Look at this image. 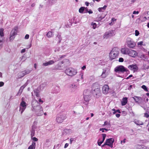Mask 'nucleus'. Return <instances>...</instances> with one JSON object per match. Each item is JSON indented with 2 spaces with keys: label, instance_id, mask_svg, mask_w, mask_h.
Instances as JSON below:
<instances>
[{
  "label": "nucleus",
  "instance_id": "nucleus-40",
  "mask_svg": "<svg viewBox=\"0 0 149 149\" xmlns=\"http://www.w3.org/2000/svg\"><path fill=\"white\" fill-rule=\"evenodd\" d=\"M91 25L93 26V29H95L96 27L97 24L95 23L92 22L91 23Z\"/></svg>",
  "mask_w": 149,
  "mask_h": 149
},
{
  "label": "nucleus",
  "instance_id": "nucleus-48",
  "mask_svg": "<svg viewBox=\"0 0 149 149\" xmlns=\"http://www.w3.org/2000/svg\"><path fill=\"white\" fill-rule=\"evenodd\" d=\"M31 139L34 141H38V139L35 137H32Z\"/></svg>",
  "mask_w": 149,
  "mask_h": 149
},
{
  "label": "nucleus",
  "instance_id": "nucleus-57",
  "mask_svg": "<svg viewBox=\"0 0 149 149\" xmlns=\"http://www.w3.org/2000/svg\"><path fill=\"white\" fill-rule=\"evenodd\" d=\"M25 51H26V49H23L21 51V53H24L25 52Z\"/></svg>",
  "mask_w": 149,
  "mask_h": 149
},
{
  "label": "nucleus",
  "instance_id": "nucleus-56",
  "mask_svg": "<svg viewBox=\"0 0 149 149\" xmlns=\"http://www.w3.org/2000/svg\"><path fill=\"white\" fill-rule=\"evenodd\" d=\"M108 124V122L107 121H105L104 122V124L102 125V126H104L107 125Z\"/></svg>",
  "mask_w": 149,
  "mask_h": 149
},
{
  "label": "nucleus",
  "instance_id": "nucleus-61",
  "mask_svg": "<svg viewBox=\"0 0 149 149\" xmlns=\"http://www.w3.org/2000/svg\"><path fill=\"white\" fill-rule=\"evenodd\" d=\"M21 58L20 61H22L23 59H25V57L24 56H22L21 58Z\"/></svg>",
  "mask_w": 149,
  "mask_h": 149
},
{
  "label": "nucleus",
  "instance_id": "nucleus-52",
  "mask_svg": "<svg viewBox=\"0 0 149 149\" xmlns=\"http://www.w3.org/2000/svg\"><path fill=\"white\" fill-rule=\"evenodd\" d=\"M60 51V48L59 47H57L56 48L54 52H58L59 51Z\"/></svg>",
  "mask_w": 149,
  "mask_h": 149
},
{
  "label": "nucleus",
  "instance_id": "nucleus-24",
  "mask_svg": "<svg viewBox=\"0 0 149 149\" xmlns=\"http://www.w3.org/2000/svg\"><path fill=\"white\" fill-rule=\"evenodd\" d=\"M36 129V127L34 126H32V130L31 131V137L33 136L35 134V130Z\"/></svg>",
  "mask_w": 149,
  "mask_h": 149
},
{
  "label": "nucleus",
  "instance_id": "nucleus-11",
  "mask_svg": "<svg viewBox=\"0 0 149 149\" xmlns=\"http://www.w3.org/2000/svg\"><path fill=\"white\" fill-rule=\"evenodd\" d=\"M109 90V87L108 85L105 84L102 87V93L105 94L108 93Z\"/></svg>",
  "mask_w": 149,
  "mask_h": 149
},
{
  "label": "nucleus",
  "instance_id": "nucleus-64",
  "mask_svg": "<svg viewBox=\"0 0 149 149\" xmlns=\"http://www.w3.org/2000/svg\"><path fill=\"white\" fill-rule=\"evenodd\" d=\"M116 116L117 118H119L120 116V114H116Z\"/></svg>",
  "mask_w": 149,
  "mask_h": 149
},
{
  "label": "nucleus",
  "instance_id": "nucleus-62",
  "mask_svg": "<svg viewBox=\"0 0 149 149\" xmlns=\"http://www.w3.org/2000/svg\"><path fill=\"white\" fill-rule=\"evenodd\" d=\"M65 56L64 55L59 56L60 57V59L64 58Z\"/></svg>",
  "mask_w": 149,
  "mask_h": 149
},
{
  "label": "nucleus",
  "instance_id": "nucleus-21",
  "mask_svg": "<svg viewBox=\"0 0 149 149\" xmlns=\"http://www.w3.org/2000/svg\"><path fill=\"white\" fill-rule=\"evenodd\" d=\"M127 98L126 97L123 98L121 101V105L122 106H125L127 103Z\"/></svg>",
  "mask_w": 149,
  "mask_h": 149
},
{
  "label": "nucleus",
  "instance_id": "nucleus-6",
  "mask_svg": "<svg viewBox=\"0 0 149 149\" xmlns=\"http://www.w3.org/2000/svg\"><path fill=\"white\" fill-rule=\"evenodd\" d=\"M92 90L94 95H97L100 93V90L99 88V86L96 84H94L92 87Z\"/></svg>",
  "mask_w": 149,
  "mask_h": 149
},
{
  "label": "nucleus",
  "instance_id": "nucleus-19",
  "mask_svg": "<svg viewBox=\"0 0 149 149\" xmlns=\"http://www.w3.org/2000/svg\"><path fill=\"white\" fill-rule=\"evenodd\" d=\"M133 98L136 102L137 103H139V102L142 100L141 97L137 96H134Z\"/></svg>",
  "mask_w": 149,
  "mask_h": 149
},
{
  "label": "nucleus",
  "instance_id": "nucleus-25",
  "mask_svg": "<svg viewBox=\"0 0 149 149\" xmlns=\"http://www.w3.org/2000/svg\"><path fill=\"white\" fill-rule=\"evenodd\" d=\"M83 74L82 73H80L78 77L79 79H77V81H83Z\"/></svg>",
  "mask_w": 149,
  "mask_h": 149
},
{
  "label": "nucleus",
  "instance_id": "nucleus-26",
  "mask_svg": "<svg viewBox=\"0 0 149 149\" xmlns=\"http://www.w3.org/2000/svg\"><path fill=\"white\" fill-rule=\"evenodd\" d=\"M134 123L137 125H143V123L140 121L138 120H135L134 121Z\"/></svg>",
  "mask_w": 149,
  "mask_h": 149
},
{
  "label": "nucleus",
  "instance_id": "nucleus-27",
  "mask_svg": "<svg viewBox=\"0 0 149 149\" xmlns=\"http://www.w3.org/2000/svg\"><path fill=\"white\" fill-rule=\"evenodd\" d=\"M34 93L35 95L37 97H39V93L40 91L39 90L38 88H37L36 89H35L34 91Z\"/></svg>",
  "mask_w": 149,
  "mask_h": 149
},
{
  "label": "nucleus",
  "instance_id": "nucleus-54",
  "mask_svg": "<svg viewBox=\"0 0 149 149\" xmlns=\"http://www.w3.org/2000/svg\"><path fill=\"white\" fill-rule=\"evenodd\" d=\"M29 38V35L28 34H26L25 36V38L26 39H28Z\"/></svg>",
  "mask_w": 149,
  "mask_h": 149
},
{
  "label": "nucleus",
  "instance_id": "nucleus-17",
  "mask_svg": "<svg viewBox=\"0 0 149 149\" xmlns=\"http://www.w3.org/2000/svg\"><path fill=\"white\" fill-rule=\"evenodd\" d=\"M102 135L103 137L102 141L100 142H99L98 141H97V144L99 146H101V144L103 142L106 136V134H102Z\"/></svg>",
  "mask_w": 149,
  "mask_h": 149
},
{
  "label": "nucleus",
  "instance_id": "nucleus-3",
  "mask_svg": "<svg viewBox=\"0 0 149 149\" xmlns=\"http://www.w3.org/2000/svg\"><path fill=\"white\" fill-rule=\"evenodd\" d=\"M65 72L67 75L72 77L77 74V71L73 68H69L66 69Z\"/></svg>",
  "mask_w": 149,
  "mask_h": 149
},
{
  "label": "nucleus",
  "instance_id": "nucleus-35",
  "mask_svg": "<svg viewBox=\"0 0 149 149\" xmlns=\"http://www.w3.org/2000/svg\"><path fill=\"white\" fill-rule=\"evenodd\" d=\"M103 18L101 16H98L96 19V21L97 22L100 21Z\"/></svg>",
  "mask_w": 149,
  "mask_h": 149
},
{
  "label": "nucleus",
  "instance_id": "nucleus-7",
  "mask_svg": "<svg viewBox=\"0 0 149 149\" xmlns=\"http://www.w3.org/2000/svg\"><path fill=\"white\" fill-rule=\"evenodd\" d=\"M115 71L117 72L124 73L125 72L127 71V69L125 68L123 65L118 66L116 67L115 68Z\"/></svg>",
  "mask_w": 149,
  "mask_h": 149
},
{
  "label": "nucleus",
  "instance_id": "nucleus-45",
  "mask_svg": "<svg viewBox=\"0 0 149 149\" xmlns=\"http://www.w3.org/2000/svg\"><path fill=\"white\" fill-rule=\"evenodd\" d=\"M26 84H24L20 87V88L23 90L26 87Z\"/></svg>",
  "mask_w": 149,
  "mask_h": 149
},
{
  "label": "nucleus",
  "instance_id": "nucleus-36",
  "mask_svg": "<svg viewBox=\"0 0 149 149\" xmlns=\"http://www.w3.org/2000/svg\"><path fill=\"white\" fill-rule=\"evenodd\" d=\"M64 131L67 133H70L72 132V130L71 129H65Z\"/></svg>",
  "mask_w": 149,
  "mask_h": 149
},
{
  "label": "nucleus",
  "instance_id": "nucleus-33",
  "mask_svg": "<svg viewBox=\"0 0 149 149\" xmlns=\"http://www.w3.org/2000/svg\"><path fill=\"white\" fill-rule=\"evenodd\" d=\"M4 29L3 28L0 29V36L1 37L4 36L3 31Z\"/></svg>",
  "mask_w": 149,
  "mask_h": 149
},
{
  "label": "nucleus",
  "instance_id": "nucleus-13",
  "mask_svg": "<svg viewBox=\"0 0 149 149\" xmlns=\"http://www.w3.org/2000/svg\"><path fill=\"white\" fill-rule=\"evenodd\" d=\"M128 54L133 57H135L137 56V53L135 51L129 49Z\"/></svg>",
  "mask_w": 149,
  "mask_h": 149
},
{
  "label": "nucleus",
  "instance_id": "nucleus-30",
  "mask_svg": "<svg viewBox=\"0 0 149 149\" xmlns=\"http://www.w3.org/2000/svg\"><path fill=\"white\" fill-rule=\"evenodd\" d=\"M26 103L24 101H22L20 103V106L22 107H26Z\"/></svg>",
  "mask_w": 149,
  "mask_h": 149
},
{
  "label": "nucleus",
  "instance_id": "nucleus-29",
  "mask_svg": "<svg viewBox=\"0 0 149 149\" xmlns=\"http://www.w3.org/2000/svg\"><path fill=\"white\" fill-rule=\"evenodd\" d=\"M52 33L51 31L48 32L47 34H46V36L49 38L52 37Z\"/></svg>",
  "mask_w": 149,
  "mask_h": 149
},
{
  "label": "nucleus",
  "instance_id": "nucleus-15",
  "mask_svg": "<svg viewBox=\"0 0 149 149\" xmlns=\"http://www.w3.org/2000/svg\"><path fill=\"white\" fill-rule=\"evenodd\" d=\"M129 49L127 48H122L121 50V53L124 54H128Z\"/></svg>",
  "mask_w": 149,
  "mask_h": 149
},
{
  "label": "nucleus",
  "instance_id": "nucleus-18",
  "mask_svg": "<svg viewBox=\"0 0 149 149\" xmlns=\"http://www.w3.org/2000/svg\"><path fill=\"white\" fill-rule=\"evenodd\" d=\"M135 149H149L143 145H138L135 147Z\"/></svg>",
  "mask_w": 149,
  "mask_h": 149
},
{
  "label": "nucleus",
  "instance_id": "nucleus-34",
  "mask_svg": "<svg viewBox=\"0 0 149 149\" xmlns=\"http://www.w3.org/2000/svg\"><path fill=\"white\" fill-rule=\"evenodd\" d=\"M26 107H22L19 106V111H21V113L22 114L23 112H24Z\"/></svg>",
  "mask_w": 149,
  "mask_h": 149
},
{
  "label": "nucleus",
  "instance_id": "nucleus-38",
  "mask_svg": "<svg viewBox=\"0 0 149 149\" xmlns=\"http://www.w3.org/2000/svg\"><path fill=\"white\" fill-rule=\"evenodd\" d=\"M142 88L145 91L148 92V91L147 89V87L145 85H143L141 86Z\"/></svg>",
  "mask_w": 149,
  "mask_h": 149
},
{
  "label": "nucleus",
  "instance_id": "nucleus-42",
  "mask_svg": "<svg viewBox=\"0 0 149 149\" xmlns=\"http://www.w3.org/2000/svg\"><path fill=\"white\" fill-rule=\"evenodd\" d=\"M107 5H105L103 7L99 8V10L102 9L104 10L106 9V8L107 7Z\"/></svg>",
  "mask_w": 149,
  "mask_h": 149
},
{
  "label": "nucleus",
  "instance_id": "nucleus-20",
  "mask_svg": "<svg viewBox=\"0 0 149 149\" xmlns=\"http://www.w3.org/2000/svg\"><path fill=\"white\" fill-rule=\"evenodd\" d=\"M70 88L72 91H74L77 88V86L74 84H72L70 85Z\"/></svg>",
  "mask_w": 149,
  "mask_h": 149
},
{
  "label": "nucleus",
  "instance_id": "nucleus-46",
  "mask_svg": "<svg viewBox=\"0 0 149 149\" xmlns=\"http://www.w3.org/2000/svg\"><path fill=\"white\" fill-rule=\"evenodd\" d=\"M144 116L145 117L148 118L149 117V115L148 113H146L144 114Z\"/></svg>",
  "mask_w": 149,
  "mask_h": 149
},
{
  "label": "nucleus",
  "instance_id": "nucleus-23",
  "mask_svg": "<svg viewBox=\"0 0 149 149\" xmlns=\"http://www.w3.org/2000/svg\"><path fill=\"white\" fill-rule=\"evenodd\" d=\"M36 147V143L33 142L31 145L28 147V149H35Z\"/></svg>",
  "mask_w": 149,
  "mask_h": 149
},
{
  "label": "nucleus",
  "instance_id": "nucleus-14",
  "mask_svg": "<svg viewBox=\"0 0 149 149\" xmlns=\"http://www.w3.org/2000/svg\"><path fill=\"white\" fill-rule=\"evenodd\" d=\"M31 71V70H27L25 71H22L20 72L19 73V76H21V77H22L25 75L30 73Z\"/></svg>",
  "mask_w": 149,
  "mask_h": 149
},
{
  "label": "nucleus",
  "instance_id": "nucleus-55",
  "mask_svg": "<svg viewBox=\"0 0 149 149\" xmlns=\"http://www.w3.org/2000/svg\"><path fill=\"white\" fill-rule=\"evenodd\" d=\"M4 84V83L3 82L1 81L0 82V87H1L3 86Z\"/></svg>",
  "mask_w": 149,
  "mask_h": 149
},
{
  "label": "nucleus",
  "instance_id": "nucleus-10",
  "mask_svg": "<svg viewBox=\"0 0 149 149\" xmlns=\"http://www.w3.org/2000/svg\"><path fill=\"white\" fill-rule=\"evenodd\" d=\"M114 139L113 138H110L107 139L106 140V142L107 146H110L111 148L113 147V144L114 142Z\"/></svg>",
  "mask_w": 149,
  "mask_h": 149
},
{
  "label": "nucleus",
  "instance_id": "nucleus-2",
  "mask_svg": "<svg viewBox=\"0 0 149 149\" xmlns=\"http://www.w3.org/2000/svg\"><path fill=\"white\" fill-rule=\"evenodd\" d=\"M119 54V49L117 47H114L112 49L109 54L110 59L112 60L116 58L118 56Z\"/></svg>",
  "mask_w": 149,
  "mask_h": 149
},
{
  "label": "nucleus",
  "instance_id": "nucleus-37",
  "mask_svg": "<svg viewBox=\"0 0 149 149\" xmlns=\"http://www.w3.org/2000/svg\"><path fill=\"white\" fill-rule=\"evenodd\" d=\"M106 70H104L103 71L102 74L101 75V76L102 78H104L106 76V74H105Z\"/></svg>",
  "mask_w": 149,
  "mask_h": 149
},
{
  "label": "nucleus",
  "instance_id": "nucleus-63",
  "mask_svg": "<svg viewBox=\"0 0 149 149\" xmlns=\"http://www.w3.org/2000/svg\"><path fill=\"white\" fill-rule=\"evenodd\" d=\"M86 68V65H84L82 68L81 69L82 70H84Z\"/></svg>",
  "mask_w": 149,
  "mask_h": 149
},
{
  "label": "nucleus",
  "instance_id": "nucleus-59",
  "mask_svg": "<svg viewBox=\"0 0 149 149\" xmlns=\"http://www.w3.org/2000/svg\"><path fill=\"white\" fill-rule=\"evenodd\" d=\"M69 145L68 143H66L65 144V146H64V148H67Z\"/></svg>",
  "mask_w": 149,
  "mask_h": 149
},
{
  "label": "nucleus",
  "instance_id": "nucleus-28",
  "mask_svg": "<svg viewBox=\"0 0 149 149\" xmlns=\"http://www.w3.org/2000/svg\"><path fill=\"white\" fill-rule=\"evenodd\" d=\"M56 40L58 41V42L59 43H60L61 40V35H58L56 37Z\"/></svg>",
  "mask_w": 149,
  "mask_h": 149
},
{
  "label": "nucleus",
  "instance_id": "nucleus-47",
  "mask_svg": "<svg viewBox=\"0 0 149 149\" xmlns=\"http://www.w3.org/2000/svg\"><path fill=\"white\" fill-rule=\"evenodd\" d=\"M88 13L89 14H92L93 13V12L91 10H89L88 11H87L86 12H85L84 13Z\"/></svg>",
  "mask_w": 149,
  "mask_h": 149
},
{
  "label": "nucleus",
  "instance_id": "nucleus-43",
  "mask_svg": "<svg viewBox=\"0 0 149 149\" xmlns=\"http://www.w3.org/2000/svg\"><path fill=\"white\" fill-rule=\"evenodd\" d=\"M61 65H59L58 66V64H57V65H56V68L57 69L60 70L61 69Z\"/></svg>",
  "mask_w": 149,
  "mask_h": 149
},
{
  "label": "nucleus",
  "instance_id": "nucleus-32",
  "mask_svg": "<svg viewBox=\"0 0 149 149\" xmlns=\"http://www.w3.org/2000/svg\"><path fill=\"white\" fill-rule=\"evenodd\" d=\"M85 9V7H81L79 9V12L80 13H83Z\"/></svg>",
  "mask_w": 149,
  "mask_h": 149
},
{
  "label": "nucleus",
  "instance_id": "nucleus-49",
  "mask_svg": "<svg viewBox=\"0 0 149 149\" xmlns=\"http://www.w3.org/2000/svg\"><path fill=\"white\" fill-rule=\"evenodd\" d=\"M143 41H140L139 42H138L137 43V45L138 46H141L143 45Z\"/></svg>",
  "mask_w": 149,
  "mask_h": 149
},
{
  "label": "nucleus",
  "instance_id": "nucleus-53",
  "mask_svg": "<svg viewBox=\"0 0 149 149\" xmlns=\"http://www.w3.org/2000/svg\"><path fill=\"white\" fill-rule=\"evenodd\" d=\"M122 114L123 116H125L127 114V113L125 111H123L122 112Z\"/></svg>",
  "mask_w": 149,
  "mask_h": 149
},
{
  "label": "nucleus",
  "instance_id": "nucleus-41",
  "mask_svg": "<svg viewBox=\"0 0 149 149\" xmlns=\"http://www.w3.org/2000/svg\"><path fill=\"white\" fill-rule=\"evenodd\" d=\"M22 91H23V90H22V89L20 88L19 89V91H18V93L17 94V96H19V95H21V94L22 93Z\"/></svg>",
  "mask_w": 149,
  "mask_h": 149
},
{
  "label": "nucleus",
  "instance_id": "nucleus-39",
  "mask_svg": "<svg viewBox=\"0 0 149 149\" xmlns=\"http://www.w3.org/2000/svg\"><path fill=\"white\" fill-rule=\"evenodd\" d=\"M3 39L1 37H0V49L2 47Z\"/></svg>",
  "mask_w": 149,
  "mask_h": 149
},
{
  "label": "nucleus",
  "instance_id": "nucleus-60",
  "mask_svg": "<svg viewBox=\"0 0 149 149\" xmlns=\"http://www.w3.org/2000/svg\"><path fill=\"white\" fill-rule=\"evenodd\" d=\"M102 130H105L106 131H107L108 130V129H107L106 128H100V131H101Z\"/></svg>",
  "mask_w": 149,
  "mask_h": 149
},
{
  "label": "nucleus",
  "instance_id": "nucleus-50",
  "mask_svg": "<svg viewBox=\"0 0 149 149\" xmlns=\"http://www.w3.org/2000/svg\"><path fill=\"white\" fill-rule=\"evenodd\" d=\"M136 22L138 23H141L142 22V21L140 20L139 18H138L136 20Z\"/></svg>",
  "mask_w": 149,
  "mask_h": 149
},
{
  "label": "nucleus",
  "instance_id": "nucleus-31",
  "mask_svg": "<svg viewBox=\"0 0 149 149\" xmlns=\"http://www.w3.org/2000/svg\"><path fill=\"white\" fill-rule=\"evenodd\" d=\"M66 62H69L68 60L67 59H65L63 61H62L60 62L58 64V66L59 65H61L63 63H64Z\"/></svg>",
  "mask_w": 149,
  "mask_h": 149
},
{
  "label": "nucleus",
  "instance_id": "nucleus-8",
  "mask_svg": "<svg viewBox=\"0 0 149 149\" xmlns=\"http://www.w3.org/2000/svg\"><path fill=\"white\" fill-rule=\"evenodd\" d=\"M90 91L88 90H85L84 92V98L86 102H88L90 99Z\"/></svg>",
  "mask_w": 149,
  "mask_h": 149
},
{
  "label": "nucleus",
  "instance_id": "nucleus-16",
  "mask_svg": "<svg viewBox=\"0 0 149 149\" xmlns=\"http://www.w3.org/2000/svg\"><path fill=\"white\" fill-rule=\"evenodd\" d=\"M54 61L53 60H50L47 62L43 63L42 65L45 66H47L52 65L54 63Z\"/></svg>",
  "mask_w": 149,
  "mask_h": 149
},
{
  "label": "nucleus",
  "instance_id": "nucleus-58",
  "mask_svg": "<svg viewBox=\"0 0 149 149\" xmlns=\"http://www.w3.org/2000/svg\"><path fill=\"white\" fill-rule=\"evenodd\" d=\"M139 13V12L138 11H134L133 12V14H138Z\"/></svg>",
  "mask_w": 149,
  "mask_h": 149
},
{
  "label": "nucleus",
  "instance_id": "nucleus-1",
  "mask_svg": "<svg viewBox=\"0 0 149 149\" xmlns=\"http://www.w3.org/2000/svg\"><path fill=\"white\" fill-rule=\"evenodd\" d=\"M32 110L38 116H40L43 114V109L37 100H33L32 103Z\"/></svg>",
  "mask_w": 149,
  "mask_h": 149
},
{
  "label": "nucleus",
  "instance_id": "nucleus-9",
  "mask_svg": "<svg viewBox=\"0 0 149 149\" xmlns=\"http://www.w3.org/2000/svg\"><path fill=\"white\" fill-rule=\"evenodd\" d=\"M127 43L128 47L130 48H133L136 45L135 43L130 38L127 39Z\"/></svg>",
  "mask_w": 149,
  "mask_h": 149
},
{
  "label": "nucleus",
  "instance_id": "nucleus-5",
  "mask_svg": "<svg viewBox=\"0 0 149 149\" xmlns=\"http://www.w3.org/2000/svg\"><path fill=\"white\" fill-rule=\"evenodd\" d=\"M66 118L65 114H58L57 115L56 121L58 123H61Z\"/></svg>",
  "mask_w": 149,
  "mask_h": 149
},
{
  "label": "nucleus",
  "instance_id": "nucleus-51",
  "mask_svg": "<svg viewBox=\"0 0 149 149\" xmlns=\"http://www.w3.org/2000/svg\"><path fill=\"white\" fill-rule=\"evenodd\" d=\"M118 61L119 62H122L123 61L124 59L122 58H120L119 59Z\"/></svg>",
  "mask_w": 149,
  "mask_h": 149
},
{
  "label": "nucleus",
  "instance_id": "nucleus-22",
  "mask_svg": "<svg viewBox=\"0 0 149 149\" xmlns=\"http://www.w3.org/2000/svg\"><path fill=\"white\" fill-rule=\"evenodd\" d=\"M128 68L131 70H135L137 68V66L136 65H130L128 67Z\"/></svg>",
  "mask_w": 149,
  "mask_h": 149
},
{
  "label": "nucleus",
  "instance_id": "nucleus-12",
  "mask_svg": "<svg viewBox=\"0 0 149 149\" xmlns=\"http://www.w3.org/2000/svg\"><path fill=\"white\" fill-rule=\"evenodd\" d=\"M115 34L114 33L113 31H110L107 32H106L105 33L103 36V38H104L107 39L109 37H110L114 35Z\"/></svg>",
  "mask_w": 149,
  "mask_h": 149
},
{
  "label": "nucleus",
  "instance_id": "nucleus-4",
  "mask_svg": "<svg viewBox=\"0 0 149 149\" xmlns=\"http://www.w3.org/2000/svg\"><path fill=\"white\" fill-rule=\"evenodd\" d=\"M17 27L15 26L14 27L11 31L9 38L10 41H13L15 38V36L17 34Z\"/></svg>",
  "mask_w": 149,
  "mask_h": 149
},
{
  "label": "nucleus",
  "instance_id": "nucleus-44",
  "mask_svg": "<svg viewBox=\"0 0 149 149\" xmlns=\"http://www.w3.org/2000/svg\"><path fill=\"white\" fill-rule=\"evenodd\" d=\"M139 34V31L137 30H136L135 31V35L136 36H138Z\"/></svg>",
  "mask_w": 149,
  "mask_h": 149
}]
</instances>
